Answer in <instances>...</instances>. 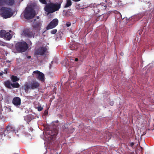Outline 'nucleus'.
Listing matches in <instances>:
<instances>
[{"label": "nucleus", "instance_id": "obj_5", "mask_svg": "<svg viewBox=\"0 0 154 154\" xmlns=\"http://www.w3.org/2000/svg\"><path fill=\"white\" fill-rule=\"evenodd\" d=\"M59 21L57 18H55L52 20L47 26L46 29L49 30L56 27L58 24Z\"/></svg>", "mask_w": 154, "mask_h": 154}, {"label": "nucleus", "instance_id": "obj_15", "mask_svg": "<svg viewBox=\"0 0 154 154\" xmlns=\"http://www.w3.org/2000/svg\"><path fill=\"white\" fill-rule=\"evenodd\" d=\"M3 38L6 40H10L11 38V35L9 32H6L5 31Z\"/></svg>", "mask_w": 154, "mask_h": 154}, {"label": "nucleus", "instance_id": "obj_20", "mask_svg": "<svg viewBox=\"0 0 154 154\" xmlns=\"http://www.w3.org/2000/svg\"><path fill=\"white\" fill-rule=\"evenodd\" d=\"M72 2L71 0H66V2L65 5V8H68L72 5Z\"/></svg>", "mask_w": 154, "mask_h": 154}, {"label": "nucleus", "instance_id": "obj_24", "mask_svg": "<svg viewBox=\"0 0 154 154\" xmlns=\"http://www.w3.org/2000/svg\"><path fill=\"white\" fill-rule=\"evenodd\" d=\"M57 31V29H53L51 31V32L52 34H54L56 33Z\"/></svg>", "mask_w": 154, "mask_h": 154}, {"label": "nucleus", "instance_id": "obj_35", "mask_svg": "<svg viewBox=\"0 0 154 154\" xmlns=\"http://www.w3.org/2000/svg\"><path fill=\"white\" fill-rule=\"evenodd\" d=\"M104 16V14H102L100 16V17H103Z\"/></svg>", "mask_w": 154, "mask_h": 154}, {"label": "nucleus", "instance_id": "obj_30", "mask_svg": "<svg viewBox=\"0 0 154 154\" xmlns=\"http://www.w3.org/2000/svg\"><path fill=\"white\" fill-rule=\"evenodd\" d=\"M3 2V0H0V6L2 5V4Z\"/></svg>", "mask_w": 154, "mask_h": 154}, {"label": "nucleus", "instance_id": "obj_12", "mask_svg": "<svg viewBox=\"0 0 154 154\" xmlns=\"http://www.w3.org/2000/svg\"><path fill=\"white\" fill-rule=\"evenodd\" d=\"M21 100L19 97H15L13 99L12 103L15 106H18L20 105L21 104Z\"/></svg>", "mask_w": 154, "mask_h": 154}, {"label": "nucleus", "instance_id": "obj_21", "mask_svg": "<svg viewBox=\"0 0 154 154\" xmlns=\"http://www.w3.org/2000/svg\"><path fill=\"white\" fill-rule=\"evenodd\" d=\"M3 132H1V134L2 136H5L6 135L8 134L10 132H9L8 131H6V129L5 130H3Z\"/></svg>", "mask_w": 154, "mask_h": 154}, {"label": "nucleus", "instance_id": "obj_3", "mask_svg": "<svg viewBox=\"0 0 154 154\" xmlns=\"http://www.w3.org/2000/svg\"><path fill=\"white\" fill-rule=\"evenodd\" d=\"M24 15L25 19L28 20L31 19L35 16V12L32 8L27 7L24 10Z\"/></svg>", "mask_w": 154, "mask_h": 154}, {"label": "nucleus", "instance_id": "obj_36", "mask_svg": "<svg viewBox=\"0 0 154 154\" xmlns=\"http://www.w3.org/2000/svg\"><path fill=\"white\" fill-rule=\"evenodd\" d=\"M3 73L2 72H0V76H2V75H3Z\"/></svg>", "mask_w": 154, "mask_h": 154}, {"label": "nucleus", "instance_id": "obj_32", "mask_svg": "<svg viewBox=\"0 0 154 154\" xmlns=\"http://www.w3.org/2000/svg\"><path fill=\"white\" fill-rule=\"evenodd\" d=\"M73 1L75 2H77L80 1L81 0H72Z\"/></svg>", "mask_w": 154, "mask_h": 154}, {"label": "nucleus", "instance_id": "obj_4", "mask_svg": "<svg viewBox=\"0 0 154 154\" xmlns=\"http://www.w3.org/2000/svg\"><path fill=\"white\" fill-rule=\"evenodd\" d=\"M15 48L17 51L22 52L25 51L28 48V46L26 42L23 41L16 43Z\"/></svg>", "mask_w": 154, "mask_h": 154}, {"label": "nucleus", "instance_id": "obj_26", "mask_svg": "<svg viewBox=\"0 0 154 154\" xmlns=\"http://www.w3.org/2000/svg\"><path fill=\"white\" fill-rule=\"evenodd\" d=\"M71 23L69 22H68L66 23V26L67 27H68L71 25Z\"/></svg>", "mask_w": 154, "mask_h": 154}, {"label": "nucleus", "instance_id": "obj_22", "mask_svg": "<svg viewBox=\"0 0 154 154\" xmlns=\"http://www.w3.org/2000/svg\"><path fill=\"white\" fill-rule=\"evenodd\" d=\"M5 31V30H2L0 31V37L3 38Z\"/></svg>", "mask_w": 154, "mask_h": 154}, {"label": "nucleus", "instance_id": "obj_34", "mask_svg": "<svg viewBox=\"0 0 154 154\" xmlns=\"http://www.w3.org/2000/svg\"><path fill=\"white\" fill-rule=\"evenodd\" d=\"M75 61H78V59L77 58H75Z\"/></svg>", "mask_w": 154, "mask_h": 154}, {"label": "nucleus", "instance_id": "obj_16", "mask_svg": "<svg viewBox=\"0 0 154 154\" xmlns=\"http://www.w3.org/2000/svg\"><path fill=\"white\" fill-rule=\"evenodd\" d=\"M8 131L9 132L15 131L14 128L11 125H9L6 127V131Z\"/></svg>", "mask_w": 154, "mask_h": 154}, {"label": "nucleus", "instance_id": "obj_14", "mask_svg": "<svg viewBox=\"0 0 154 154\" xmlns=\"http://www.w3.org/2000/svg\"><path fill=\"white\" fill-rule=\"evenodd\" d=\"M3 2L6 5H12L14 3V0H3Z\"/></svg>", "mask_w": 154, "mask_h": 154}, {"label": "nucleus", "instance_id": "obj_31", "mask_svg": "<svg viewBox=\"0 0 154 154\" xmlns=\"http://www.w3.org/2000/svg\"><path fill=\"white\" fill-rule=\"evenodd\" d=\"M113 104H114V103H113V101L110 102V104L111 106H113Z\"/></svg>", "mask_w": 154, "mask_h": 154}, {"label": "nucleus", "instance_id": "obj_8", "mask_svg": "<svg viewBox=\"0 0 154 154\" xmlns=\"http://www.w3.org/2000/svg\"><path fill=\"white\" fill-rule=\"evenodd\" d=\"M33 73L36 74L35 77L41 81H43L45 80L44 74L39 71L36 70L33 72Z\"/></svg>", "mask_w": 154, "mask_h": 154}, {"label": "nucleus", "instance_id": "obj_1", "mask_svg": "<svg viewBox=\"0 0 154 154\" xmlns=\"http://www.w3.org/2000/svg\"><path fill=\"white\" fill-rule=\"evenodd\" d=\"M40 84L35 80L32 81L29 83H26L24 85V89L26 92L27 93L29 90L37 89L39 88Z\"/></svg>", "mask_w": 154, "mask_h": 154}, {"label": "nucleus", "instance_id": "obj_33", "mask_svg": "<svg viewBox=\"0 0 154 154\" xmlns=\"http://www.w3.org/2000/svg\"><path fill=\"white\" fill-rule=\"evenodd\" d=\"M31 57V56H28L27 57V58H28V59H30V58Z\"/></svg>", "mask_w": 154, "mask_h": 154}, {"label": "nucleus", "instance_id": "obj_28", "mask_svg": "<svg viewBox=\"0 0 154 154\" xmlns=\"http://www.w3.org/2000/svg\"><path fill=\"white\" fill-rule=\"evenodd\" d=\"M8 70V69L7 68L5 69V70H4V72L3 73H5L7 74V73Z\"/></svg>", "mask_w": 154, "mask_h": 154}, {"label": "nucleus", "instance_id": "obj_9", "mask_svg": "<svg viewBox=\"0 0 154 154\" xmlns=\"http://www.w3.org/2000/svg\"><path fill=\"white\" fill-rule=\"evenodd\" d=\"M42 24L40 21H34L32 24V26L35 30L37 32L39 31L41 29V28Z\"/></svg>", "mask_w": 154, "mask_h": 154}, {"label": "nucleus", "instance_id": "obj_37", "mask_svg": "<svg viewBox=\"0 0 154 154\" xmlns=\"http://www.w3.org/2000/svg\"><path fill=\"white\" fill-rule=\"evenodd\" d=\"M104 7H105V8L107 7V6H106V5H104Z\"/></svg>", "mask_w": 154, "mask_h": 154}, {"label": "nucleus", "instance_id": "obj_27", "mask_svg": "<svg viewBox=\"0 0 154 154\" xmlns=\"http://www.w3.org/2000/svg\"><path fill=\"white\" fill-rule=\"evenodd\" d=\"M68 128V125L66 124H65L64 125V127H63V128H65V129L67 128Z\"/></svg>", "mask_w": 154, "mask_h": 154}, {"label": "nucleus", "instance_id": "obj_10", "mask_svg": "<svg viewBox=\"0 0 154 154\" xmlns=\"http://www.w3.org/2000/svg\"><path fill=\"white\" fill-rule=\"evenodd\" d=\"M52 2L46 5L45 7V11L48 13H51L54 12Z\"/></svg>", "mask_w": 154, "mask_h": 154}, {"label": "nucleus", "instance_id": "obj_13", "mask_svg": "<svg viewBox=\"0 0 154 154\" xmlns=\"http://www.w3.org/2000/svg\"><path fill=\"white\" fill-rule=\"evenodd\" d=\"M11 84L10 81L7 80L5 81L4 82V84L5 86L8 89H12Z\"/></svg>", "mask_w": 154, "mask_h": 154}, {"label": "nucleus", "instance_id": "obj_7", "mask_svg": "<svg viewBox=\"0 0 154 154\" xmlns=\"http://www.w3.org/2000/svg\"><path fill=\"white\" fill-rule=\"evenodd\" d=\"M47 49L46 47L39 48L35 50V53L36 55H43L46 53Z\"/></svg>", "mask_w": 154, "mask_h": 154}, {"label": "nucleus", "instance_id": "obj_6", "mask_svg": "<svg viewBox=\"0 0 154 154\" xmlns=\"http://www.w3.org/2000/svg\"><path fill=\"white\" fill-rule=\"evenodd\" d=\"M23 35L24 36L29 38L34 37L35 33L32 32V30L30 29H26L23 31Z\"/></svg>", "mask_w": 154, "mask_h": 154}, {"label": "nucleus", "instance_id": "obj_23", "mask_svg": "<svg viewBox=\"0 0 154 154\" xmlns=\"http://www.w3.org/2000/svg\"><path fill=\"white\" fill-rule=\"evenodd\" d=\"M39 2L42 4L46 5L47 4V2L46 0H39Z\"/></svg>", "mask_w": 154, "mask_h": 154}, {"label": "nucleus", "instance_id": "obj_19", "mask_svg": "<svg viewBox=\"0 0 154 154\" xmlns=\"http://www.w3.org/2000/svg\"><path fill=\"white\" fill-rule=\"evenodd\" d=\"M20 85L17 82H14L11 84V87L12 88H18L20 87Z\"/></svg>", "mask_w": 154, "mask_h": 154}, {"label": "nucleus", "instance_id": "obj_18", "mask_svg": "<svg viewBox=\"0 0 154 154\" xmlns=\"http://www.w3.org/2000/svg\"><path fill=\"white\" fill-rule=\"evenodd\" d=\"M11 79L13 82H15L19 80V78H18L17 76L14 75H12L11 77Z\"/></svg>", "mask_w": 154, "mask_h": 154}, {"label": "nucleus", "instance_id": "obj_11", "mask_svg": "<svg viewBox=\"0 0 154 154\" xmlns=\"http://www.w3.org/2000/svg\"><path fill=\"white\" fill-rule=\"evenodd\" d=\"M62 2L63 1L62 0L60 1L58 3H52L54 12L58 11L60 9Z\"/></svg>", "mask_w": 154, "mask_h": 154}, {"label": "nucleus", "instance_id": "obj_2", "mask_svg": "<svg viewBox=\"0 0 154 154\" xmlns=\"http://www.w3.org/2000/svg\"><path fill=\"white\" fill-rule=\"evenodd\" d=\"M0 14L5 19L10 18L13 15V13L11 8L5 7H2L1 8Z\"/></svg>", "mask_w": 154, "mask_h": 154}, {"label": "nucleus", "instance_id": "obj_29", "mask_svg": "<svg viewBox=\"0 0 154 154\" xmlns=\"http://www.w3.org/2000/svg\"><path fill=\"white\" fill-rule=\"evenodd\" d=\"M134 144V143L133 142H131L130 143V146L132 147Z\"/></svg>", "mask_w": 154, "mask_h": 154}, {"label": "nucleus", "instance_id": "obj_17", "mask_svg": "<svg viewBox=\"0 0 154 154\" xmlns=\"http://www.w3.org/2000/svg\"><path fill=\"white\" fill-rule=\"evenodd\" d=\"M50 135L54 137L56 136L57 134V131L56 129H54L52 131H51L49 132Z\"/></svg>", "mask_w": 154, "mask_h": 154}, {"label": "nucleus", "instance_id": "obj_25", "mask_svg": "<svg viewBox=\"0 0 154 154\" xmlns=\"http://www.w3.org/2000/svg\"><path fill=\"white\" fill-rule=\"evenodd\" d=\"M37 109L38 110V111H40L42 110L43 109V108L41 106H40L37 107Z\"/></svg>", "mask_w": 154, "mask_h": 154}]
</instances>
